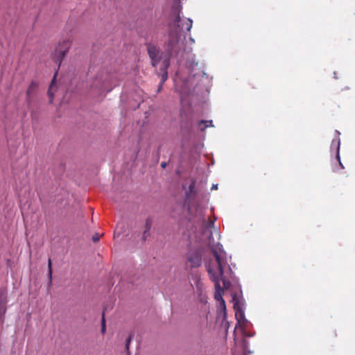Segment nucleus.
Masks as SVG:
<instances>
[{
    "instance_id": "9b49d317",
    "label": "nucleus",
    "mask_w": 355,
    "mask_h": 355,
    "mask_svg": "<svg viewBox=\"0 0 355 355\" xmlns=\"http://www.w3.org/2000/svg\"><path fill=\"white\" fill-rule=\"evenodd\" d=\"M53 83H54V79L53 80L52 83L50 85L49 89V92H48V94H49V96L50 97V101L51 102H52L53 97V95H54V93H53V90H54Z\"/></svg>"
},
{
    "instance_id": "f03ea898",
    "label": "nucleus",
    "mask_w": 355,
    "mask_h": 355,
    "mask_svg": "<svg viewBox=\"0 0 355 355\" xmlns=\"http://www.w3.org/2000/svg\"><path fill=\"white\" fill-rule=\"evenodd\" d=\"M71 46V41L69 40H64L58 43L55 49V54L58 57V61L61 62L62 60L67 55Z\"/></svg>"
},
{
    "instance_id": "2eb2a0df",
    "label": "nucleus",
    "mask_w": 355,
    "mask_h": 355,
    "mask_svg": "<svg viewBox=\"0 0 355 355\" xmlns=\"http://www.w3.org/2000/svg\"><path fill=\"white\" fill-rule=\"evenodd\" d=\"M194 187H195V184H194V182H192L189 185V191L187 192V195H189V193H191L192 191V190L193 189Z\"/></svg>"
},
{
    "instance_id": "a211bd4d",
    "label": "nucleus",
    "mask_w": 355,
    "mask_h": 355,
    "mask_svg": "<svg viewBox=\"0 0 355 355\" xmlns=\"http://www.w3.org/2000/svg\"><path fill=\"white\" fill-rule=\"evenodd\" d=\"M211 189H218V184H213Z\"/></svg>"
},
{
    "instance_id": "dca6fc26",
    "label": "nucleus",
    "mask_w": 355,
    "mask_h": 355,
    "mask_svg": "<svg viewBox=\"0 0 355 355\" xmlns=\"http://www.w3.org/2000/svg\"><path fill=\"white\" fill-rule=\"evenodd\" d=\"M93 241L94 242H96L99 240V236L96 234V235H94L92 238Z\"/></svg>"
},
{
    "instance_id": "6ab92c4d",
    "label": "nucleus",
    "mask_w": 355,
    "mask_h": 355,
    "mask_svg": "<svg viewBox=\"0 0 355 355\" xmlns=\"http://www.w3.org/2000/svg\"><path fill=\"white\" fill-rule=\"evenodd\" d=\"M166 164L165 162H163L161 164V166L162 168H164L166 166Z\"/></svg>"
},
{
    "instance_id": "1a4fd4ad",
    "label": "nucleus",
    "mask_w": 355,
    "mask_h": 355,
    "mask_svg": "<svg viewBox=\"0 0 355 355\" xmlns=\"http://www.w3.org/2000/svg\"><path fill=\"white\" fill-rule=\"evenodd\" d=\"M37 84L35 82H32L27 89L26 96L28 98H31L34 95L35 91L37 90Z\"/></svg>"
},
{
    "instance_id": "f257e3e1",
    "label": "nucleus",
    "mask_w": 355,
    "mask_h": 355,
    "mask_svg": "<svg viewBox=\"0 0 355 355\" xmlns=\"http://www.w3.org/2000/svg\"><path fill=\"white\" fill-rule=\"evenodd\" d=\"M205 230L210 234L207 244L212 254L209 257L205 259V266L210 279L214 283V298L219 302L220 308L225 312L226 305L223 297L224 291L220 286V281L223 282L224 287L227 288L230 286V282L224 279L223 274L225 268L229 267L228 257L222 245L218 241L220 235L214 227V222L213 220H209L207 223Z\"/></svg>"
},
{
    "instance_id": "4468645a",
    "label": "nucleus",
    "mask_w": 355,
    "mask_h": 355,
    "mask_svg": "<svg viewBox=\"0 0 355 355\" xmlns=\"http://www.w3.org/2000/svg\"><path fill=\"white\" fill-rule=\"evenodd\" d=\"M105 330H106L105 320V318H104V315H103V318H102V328H101L102 334H104L105 332Z\"/></svg>"
},
{
    "instance_id": "ddd939ff",
    "label": "nucleus",
    "mask_w": 355,
    "mask_h": 355,
    "mask_svg": "<svg viewBox=\"0 0 355 355\" xmlns=\"http://www.w3.org/2000/svg\"><path fill=\"white\" fill-rule=\"evenodd\" d=\"M49 284H51L52 282V268H51V261L49 259Z\"/></svg>"
},
{
    "instance_id": "aec40b11",
    "label": "nucleus",
    "mask_w": 355,
    "mask_h": 355,
    "mask_svg": "<svg viewBox=\"0 0 355 355\" xmlns=\"http://www.w3.org/2000/svg\"><path fill=\"white\" fill-rule=\"evenodd\" d=\"M130 341V339L129 338V339L127 340V344H126V347H127V348H128V345H129Z\"/></svg>"
},
{
    "instance_id": "f8f14e48",
    "label": "nucleus",
    "mask_w": 355,
    "mask_h": 355,
    "mask_svg": "<svg viewBox=\"0 0 355 355\" xmlns=\"http://www.w3.org/2000/svg\"><path fill=\"white\" fill-rule=\"evenodd\" d=\"M202 123H205V127L201 128L202 130H204L207 127L213 126L212 121L211 120H209V121H201L199 123V125H200Z\"/></svg>"
},
{
    "instance_id": "f3484780",
    "label": "nucleus",
    "mask_w": 355,
    "mask_h": 355,
    "mask_svg": "<svg viewBox=\"0 0 355 355\" xmlns=\"http://www.w3.org/2000/svg\"><path fill=\"white\" fill-rule=\"evenodd\" d=\"M146 226V230L147 231L149 230V229L150 228V223L149 222H147Z\"/></svg>"
},
{
    "instance_id": "7ed1b4c3",
    "label": "nucleus",
    "mask_w": 355,
    "mask_h": 355,
    "mask_svg": "<svg viewBox=\"0 0 355 355\" xmlns=\"http://www.w3.org/2000/svg\"><path fill=\"white\" fill-rule=\"evenodd\" d=\"M202 257L197 250H191L187 257V265L191 268H198L201 265Z\"/></svg>"
},
{
    "instance_id": "6e6552de",
    "label": "nucleus",
    "mask_w": 355,
    "mask_h": 355,
    "mask_svg": "<svg viewBox=\"0 0 355 355\" xmlns=\"http://www.w3.org/2000/svg\"><path fill=\"white\" fill-rule=\"evenodd\" d=\"M340 141L339 139H333L331 145V150H335V153L336 154V158L338 159L339 162L340 161V155H339V149H340ZM340 166H342V164L340 163Z\"/></svg>"
},
{
    "instance_id": "9d476101",
    "label": "nucleus",
    "mask_w": 355,
    "mask_h": 355,
    "mask_svg": "<svg viewBox=\"0 0 355 355\" xmlns=\"http://www.w3.org/2000/svg\"><path fill=\"white\" fill-rule=\"evenodd\" d=\"M6 303V300L5 299L3 302H0V322H2L3 315L6 313V306L5 304Z\"/></svg>"
},
{
    "instance_id": "4be33fe9",
    "label": "nucleus",
    "mask_w": 355,
    "mask_h": 355,
    "mask_svg": "<svg viewBox=\"0 0 355 355\" xmlns=\"http://www.w3.org/2000/svg\"><path fill=\"white\" fill-rule=\"evenodd\" d=\"M336 133L338 134V135H340V132L338 131H336Z\"/></svg>"
},
{
    "instance_id": "423d86ee",
    "label": "nucleus",
    "mask_w": 355,
    "mask_h": 355,
    "mask_svg": "<svg viewBox=\"0 0 355 355\" xmlns=\"http://www.w3.org/2000/svg\"><path fill=\"white\" fill-rule=\"evenodd\" d=\"M175 22L178 24V26L180 27L181 30L182 31L185 29L187 31H190V30L192 28L193 21L189 18L184 19L182 21H181L180 16H178Z\"/></svg>"
},
{
    "instance_id": "39448f33",
    "label": "nucleus",
    "mask_w": 355,
    "mask_h": 355,
    "mask_svg": "<svg viewBox=\"0 0 355 355\" xmlns=\"http://www.w3.org/2000/svg\"><path fill=\"white\" fill-rule=\"evenodd\" d=\"M148 53L152 60L153 65L154 67L157 66L161 60L160 57L159 56V50L154 45L149 44L148 46Z\"/></svg>"
},
{
    "instance_id": "0eeeda50",
    "label": "nucleus",
    "mask_w": 355,
    "mask_h": 355,
    "mask_svg": "<svg viewBox=\"0 0 355 355\" xmlns=\"http://www.w3.org/2000/svg\"><path fill=\"white\" fill-rule=\"evenodd\" d=\"M163 66H164V73L162 75L161 84L159 85V91L162 89V84L166 80L167 77H168V74H167V71H166V70L169 66V60L168 58H166L163 60Z\"/></svg>"
},
{
    "instance_id": "20e7f679",
    "label": "nucleus",
    "mask_w": 355,
    "mask_h": 355,
    "mask_svg": "<svg viewBox=\"0 0 355 355\" xmlns=\"http://www.w3.org/2000/svg\"><path fill=\"white\" fill-rule=\"evenodd\" d=\"M234 309L235 310V317L236 318L238 324L245 327V323H247L248 321L245 318V314L242 306L239 302H234Z\"/></svg>"
},
{
    "instance_id": "412c9836",
    "label": "nucleus",
    "mask_w": 355,
    "mask_h": 355,
    "mask_svg": "<svg viewBox=\"0 0 355 355\" xmlns=\"http://www.w3.org/2000/svg\"><path fill=\"white\" fill-rule=\"evenodd\" d=\"M190 41L191 42V43H194V42H195L194 40L191 37L190 38Z\"/></svg>"
}]
</instances>
